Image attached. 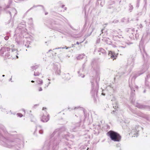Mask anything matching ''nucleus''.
I'll use <instances>...</instances> for the list:
<instances>
[{
	"instance_id": "f03ea898",
	"label": "nucleus",
	"mask_w": 150,
	"mask_h": 150,
	"mask_svg": "<svg viewBox=\"0 0 150 150\" xmlns=\"http://www.w3.org/2000/svg\"><path fill=\"white\" fill-rule=\"evenodd\" d=\"M108 54L109 56H110V58H113V57H115V58L113 59L114 60L116 58V55L115 53L114 52H113L111 51H110L109 52Z\"/></svg>"
},
{
	"instance_id": "f257e3e1",
	"label": "nucleus",
	"mask_w": 150,
	"mask_h": 150,
	"mask_svg": "<svg viewBox=\"0 0 150 150\" xmlns=\"http://www.w3.org/2000/svg\"><path fill=\"white\" fill-rule=\"evenodd\" d=\"M107 134L111 139L114 141H119L121 139L120 136L117 133L113 131H109Z\"/></svg>"
},
{
	"instance_id": "9b49d317",
	"label": "nucleus",
	"mask_w": 150,
	"mask_h": 150,
	"mask_svg": "<svg viewBox=\"0 0 150 150\" xmlns=\"http://www.w3.org/2000/svg\"><path fill=\"white\" fill-rule=\"evenodd\" d=\"M16 57L17 58H18V56H16Z\"/></svg>"
},
{
	"instance_id": "20e7f679",
	"label": "nucleus",
	"mask_w": 150,
	"mask_h": 150,
	"mask_svg": "<svg viewBox=\"0 0 150 150\" xmlns=\"http://www.w3.org/2000/svg\"><path fill=\"white\" fill-rule=\"evenodd\" d=\"M17 115H18V116H19L20 117H22L23 116L22 115L21 113H18L17 114Z\"/></svg>"
},
{
	"instance_id": "423d86ee",
	"label": "nucleus",
	"mask_w": 150,
	"mask_h": 150,
	"mask_svg": "<svg viewBox=\"0 0 150 150\" xmlns=\"http://www.w3.org/2000/svg\"><path fill=\"white\" fill-rule=\"evenodd\" d=\"M42 81L41 80L40 81V83H42Z\"/></svg>"
},
{
	"instance_id": "1a4fd4ad",
	"label": "nucleus",
	"mask_w": 150,
	"mask_h": 150,
	"mask_svg": "<svg viewBox=\"0 0 150 150\" xmlns=\"http://www.w3.org/2000/svg\"><path fill=\"white\" fill-rule=\"evenodd\" d=\"M34 81H31V82H32V83H33L34 82Z\"/></svg>"
},
{
	"instance_id": "f8f14e48",
	"label": "nucleus",
	"mask_w": 150,
	"mask_h": 150,
	"mask_svg": "<svg viewBox=\"0 0 150 150\" xmlns=\"http://www.w3.org/2000/svg\"><path fill=\"white\" fill-rule=\"evenodd\" d=\"M2 76H3V77H4V76H5V75H3Z\"/></svg>"
},
{
	"instance_id": "0eeeda50",
	"label": "nucleus",
	"mask_w": 150,
	"mask_h": 150,
	"mask_svg": "<svg viewBox=\"0 0 150 150\" xmlns=\"http://www.w3.org/2000/svg\"><path fill=\"white\" fill-rule=\"evenodd\" d=\"M76 43H77V44L79 45V42H77Z\"/></svg>"
},
{
	"instance_id": "39448f33",
	"label": "nucleus",
	"mask_w": 150,
	"mask_h": 150,
	"mask_svg": "<svg viewBox=\"0 0 150 150\" xmlns=\"http://www.w3.org/2000/svg\"><path fill=\"white\" fill-rule=\"evenodd\" d=\"M42 88H40V89H39V91H42Z\"/></svg>"
},
{
	"instance_id": "ddd939ff",
	"label": "nucleus",
	"mask_w": 150,
	"mask_h": 150,
	"mask_svg": "<svg viewBox=\"0 0 150 150\" xmlns=\"http://www.w3.org/2000/svg\"><path fill=\"white\" fill-rule=\"evenodd\" d=\"M64 48V47H62V49H64V48Z\"/></svg>"
},
{
	"instance_id": "9d476101",
	"label": "nucleus",
	"mask_w": 150,
	"mask_h": 150,
	"mask_svg": "<svg viewBox=\"0 0 150 150\" xmlns=\"http://www.w3.org/2000/svg\"><path fill=\"white\" fill-rule=\"evenodd\" d=\"M114 110H113V112H112V113H114Z\"/></svg>"
},
{
	"instance_id": "f3484780",
	"label": "nucleus",
	"mask_w": 150,
	"mask_h": 150,
	"mask_svg": "<svg viewBox=\"0 0 150 150\" xmlns=\"http://www.w3.org/2000/svg\"><path fill=\"white\" fill-rule=\"evenodd\" d=\"M11 79H10V80H11Z\"/></svg>"
},
{
	"instance_id": "dca6fc26",
	"label": "nucleus",
	"mask_w": 150,
	"mask_h": 150,
	"mask_svg": "<svg viewBox=\"0 0 150 150\" xmlns=\"http://www.w3.org/2000/svg\"><path fill=\"white\" fill-rule=\"evenodd\" d=\"M44 108H43V110H44Z\"/></svg>"
},
{
	"instance_id": "6e6552de",
	"label": "nucleus",
	"mask_w": 150,
	"mask_h": 150,
	"mask_svg": "<svg viewBox=\"0 0 150 150\" xmlns=\"http://www.w3.org/2000/svg\"><path fill=\"white\" fill-rule=\"evenodd\" d=\"M102 95H104V96H105V94H104L103 93H102Z\"/></svg>"
},
{
	"instance_id": "4468645a",
	"label": "nucleus",
	"mask_w": 150,
	"mask_h": 150,
	"mask_svg": "<svg viewBox=\"0 0 150 150\" xmlns=\"http://www.w3.org/2000/svg\"><path fill=\"white\" fill-rule=\"evenodd\" d=\"M66 48L67 49L68 48V47H67Z\"/></svg>"
},
{
	"instance_id": "2eb2a0df",
	"label": "nucleus",
	"mask_w": 150,
	"mask_h": 150,
	"mask_svg": "<svg viewBox=\"0 0 150 150\" xmlns=\"http://www.w3.org/2000/svg\"><path fill=\"white\" fill-rule=\"evenodd\" d=\"M137 127V128H138V127Z\"/></svg>"
},
{
	"instance_id": "a211bd4d",
	"label": "nucleus",
	"mask_w": 150,
	"mask_h": 150,
	"mask_svg": "<svg viewBox=\"0 0 150 150\" xmlns=\"http://www.w3.org/2000/svg\"><path fill=\"white\" fill-rule=\"evenodd\" d=\"M11 79H10V80H11Z\"/></svg>"
},
{
	"instance_id": "7ed1b4c3",
	"label": "nucleus",
	"mask_w": 150,
	"mask_h": 150,
	"mask_svg": "<svg viewBox=\"0 0 150 150\" xmlns=\"http://www.w3.org/2000/svg\"><path fill=\"white\" fill-rule=\"evenodd\" d=\"M49 120V117L47 116H43L42 119V120L43 122H47Z\"/></svg>"
}]
</instances>
